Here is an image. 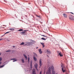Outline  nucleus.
I'll list each match as a JSON object with an SVG mask.
<instances>
[{
	"mask_svg": "<svg viewBox=\"0 0 74 74\" xmlns=\"http://www.w3.org/2000/svg\"><path fill=\"white\" fill-rule=\"evenodd\" d=\"M61 67H62V69L63 73H65L66 72V68L63 65H61Z\"/></svg>",
	"mask_w": 74,
	"mask_h": 74,
	"instance_id": "nucleus-1",
	"label": "nucleus"
},
{
	"mask_svg": "<svg viewBox=\"0 0 74 74\" xmlns=\"http://www.w3.org/2000/svg\"><path fill=\"white\" fill-rule=\"evenodd\" d=\"M58 53L59 56H60V57H62L63 56V54H62V53L61 51H58Z\"/></svg>",
	"mask_w": 74,
	"mask_h": 74,
	"instance_id": "nucleus-2",
	"label": "nucleus"
},
{
	"mask_svg": "<svg viewBox=\"0 0 74 74\" xmlns=\"http://www.w3.org/2000/svg\"><path fill=\"white\" fill-rule=\"evenodd\" d=\"M69 18L70 20H72V21H74V16L71 15H69Z\"/></svg>",
	"mask_w": 74,
	"mask_h": 74,
	"instance_id": "nucleus-3",
	"label": "nucleus"
},
{
	"mask_svg": "<svg viewBox=\"0 0 74 74\" xmlns=\"http://www.w3.org/2000/svg\"><path fill=\"white\" fill-rule=\"evenodd\" d=\"M46 53L47 54H48V55H49L51 53V51L49 50V49H46Z\"/></svg>",
	"mask_w": 74,
	"mask_h": 74,
	"instance_id": "nucleus-4",
	"label": "nucleus"
},
{
	"mask_svg": "<svg viewBox=\"0 0 74 74\" xmlns=\"http://www.w3.org/2000/svg\"><path fill=\"white\" fill-rule=\"evenodd\" d=\"M26 31L24 30L23 32H21V34L22 35H25L26 34Z\"/></svg>",
	"mask_w": 74,
	"mask_h": 74,
	"instance_id": "nucleus-5",
	"label": "nucleus"
},
{
	"mask_svg": "<svg viewBox=\"0 0 74 74\" xmlns=\"http://www.w3.org/2000/svg\"><path fill=\"white\" fill-rule=\"evenodd\" d=\"M42 60L41 59H40V60H39V64H40V67H41V66H42Z\"/></svg>",
	"mask_w": 74,
	"mask_h": 74,
	"instance_id": "nucleus-6",
	"label": "nucleus"
},
{
	"mask_svg": "<svg viewBox=\"0 0 74 74\" xmlns=\"http://www.w3.org/2000/svg\"><path fill=\"white\" fill-rule=\"evenodd\" d=\"M34 66H35V68L37 70V67H38V64H37V63H36L34 65Z\"/></svg>",
	"mask_w": 74,
	"mask_h": 74,
	"instance_id": "nucleus-7",
	"label": "nucleus"
},
{
	"mask_svg": "<svg viewBox=\"0 0 74 74\" xmlns=\"http://www.w3.org/2000/svg\"><path fill=\"white\" fill-rule=\"evenodd\" d=\"M41 44L42 45V47L43 48H44L45 47V45H44V43H41L40 42Z\"/></svg>",
	"mask_w": 74,
	"mask_h": 74,
	"instance_id": "nucleus-8",
	"label": "nucleus"
},
{
	"mask_svg": "<svg viewBox=\"0 0 74 74\" xmlns=\"http://www.w3.org/2000/svg\"><path fill=\"white\" fill-rule=\"evenodd\" d=\"M33 42H27V44H28L29 45H32Z\"/></svg>",
	"mask_w": 74,
	"mask_h": 74,
	"instance_id": "nucleus-9",
	"label": "nucleus"
},
{
	"mask_svg": "<svg viewBox=\"0 0 74 74\" xmlns=\"http://www.w3.org/2000/svg\"><path fill=\"white\" fill-rule=\"evenodd\" d=\"M11 60H13V62H16L17 61V60H16L15 58H12Z\"/></svg>",
	"mask_w": 74,
	"mask_h": 74,
	"instance_id": "nucleus-10",
	"label": "nucleus"
},
{
	"mask_svg": "<svg viewBox=\"0 0 74 74\" xmlns=\"http://www.w3.org/2000/svg\"><path fill=\"white\" fill-rule=\"evenodd\" d=\"M63 15L65 18H67V16L66 14L64 13L63 14Z\"/></svg>",
	"mask_w": 74,
	"mask_h": 74,
	"instance_id": "nucleus-11",
	"label": "nucleus"
},
{
	"mask_svg": "<svg viewBox=\"0 0 74 74\" xmlns=\"http://www.w3.org/2000/svg\"><path fill=\"white\" fill-rule=\"evenodd\" d=\"M39 52L40 54H41L42 53V52L41 51V49H39Z\"/></svg>",
	"mask_w": 74,
	"mask_h": 74,
	"instance_id": "nucleus-12",
	"label": "nucleus"
},
{
	"mask_svg": "<svg viewBox=\"0 0 74 74\" xmlns=\"http://www.w3.org/2000/svg\"><path fill=\"white\" fill-rule=\"evenodd\" d=\"M36 73V70L35 69H34L33 70V74H34Z\"/></svg>",
	"mask_w": 74,
	"mask_h": 74,
	"instance_id": "nucleus-13",
	"label": "nucleus"
},
{
	"mask_svg": "<svg viewBox=\"0 0 74 74\" xmlns=\"http://www.w3.org/2000/svg\"><path fill=\"white\" fill-rule=\"evenodd\" d=\"M23 56H24L26 60H27V56L25 54H24Z\"/></svg>",
	"mask_w": 74,
	"mask_h": 74,
	"instance_id": "nucleus-14",
	"label": "nucleus"
},
{
	"mask_svg": "<svg viewBox=\"0 0 74 74\" xmlns=\"http://www.w3.org/2000/svg\"><path fill=\"white\" fill-rule=\"evenodd\" d=\"M33 58H34V61H35V62H36V61H37V58H36V57H35V56H34Z\"/></svg>",
	"mask_w": 74,
	"mask_h": 74,
	"instance_id": "nucleus-15",
	"label": "nucleus"
},
{
	"mask_svg": "<svg viewBox=\"0 0 74 74\" xmlns=\"http://www.w3.org/2000/svg\"><path fill=\"white\" fill-rule=\"evenodd\" d=\"M9 29L10 30H11V31H14V30H15V29L14 28H10Z\"/></svg>",
	"mask_w": 74,
	"mask_h": 74,
	"instance_id": "nucleus-16",
	"label": "nucleus"
},
{
	"mask_svg": "<svg viewBox=\"0 0 74 74\" xmlns=\"http://www.w3.org/2000/svg\"><path fill=\"white\" fill-rule=\"evenodd\" d=\"M31 67H32V61H31V64H30Z\"/></svg>",
	"mask_w": 74,
	"mask_h": 74,
	"instance_id": "nucleus-17",
	"label": "nucleus"
},
{
	"mask_svg": "<svg viewBox=\"0 0 74 74\" xmlns=\"http://www.w3.org/2000/svg\"><path fill=\"white\" fill-rule=\"evenodd\" d=\"M23 44H25V43L24 42H22L20 45H23Z\"/></svg>",
	"mask_w": 74,
	"mask_h": 74,
	"instance_id": "nucleus-18",
	"label": "nucleus"
},
{
	"mask_svg": "<svg viewBox=\"0 0 74 74\" xmlns=\"http://www.w3.org/2000/svg\"><path fill=\"white\" fill-rule=\"evenodd\" d=\"M18 31L19 32H22V31H23V29H19V30H18Z\"/></svg>",
	"mask_w": 74,
	"mask_h": 74,
	"instance_id": "nucleus-19",
	"label": "nucleus"
},
{
	"mask_svg": "<svg viewBox=\"0 0 74 74\" xmlns=\"http://www.w3.org/2000/svg\"><path fill=\"white\" fill-rule=\"evenodd\" d=\"M42 40H46V39H45L44 38H41Z\"/></svg>",
	"mask_w": 74,
	"mask_h": 74,
	"instance_id": "nucleus-20",
	"label": "nucleus"
},
{
	"mask_svg": "<svg viewBox=\"0 0 74 74\" xmlns=\"http://www.w3.org/2000/svg\"><path fill=\"white\" fill-rule=\"evenodd\" d=\"M5 66V64H4V65H2V66H0V68H2V67H4V66Z\"/></svg>",
	"mask_w": 74,
	"mask_h": 74,
	"instance_id": "nucleus-21",
	"label": "nucleus"
},
{
	"mask_svg": "<svg viewBox=\"0 0 74 74\" xmlns=\"http://www.w3.org/2000/svg\"><path fill=\"white\" fill-rule=\"evenodd\" d=\"M21 61H22V62H23V63H24V59H22Z\"/></svg>",
	"mask_w": 74,
	"mask_h": 74,
	"instance_id": "nucleus-22",
	"label": "nucleus"
},
{
	"mask_svg": "<svg viewBox=\"0 0 74 74\" xmlns=\"http://www.w3.org/2000/svg\"><path fill=\"white\" fill-rule=\"evenodd\" d=\"M10 51H11V50H8L6 51V52H10Z\"/></svg>",
	"mask_w": 74,
	"mask_h": 74,
	"instance_id": "nucleus-23",
	"label": "nucleus"
},
{
	"mask_svg": "<svg viewBox=\"0 0 74 74\" xmlns=\"http://www.w3.org/2000/svg\"><path fill=\"white\" fill-rule=\"evenodd\" d=\"M2 60V58L1 57H0V61H1Z\"/></svg>",
	"mask_w": 74,
	"mask_h": 74,
	"instance_id": "nucleus-24",
	"label": "nucleus"
},
{
	"mask_svg": "<svg viewBox=\"0 0 74 74\" xmlns=\"http://www.w3.org/2000/svg\"><path fill=\"white\" fill-rule=\"evenodd\" d=\"M3 1H4V2H5V3H7L8 1H7L5 0H4Z\"/></svg>",
	"mask_w": 74,
	"mask_h": 74,
	"instance_id": "nucleus-25",
	"label": "nucleus"
},
{
	"mask_svg": "<svg viewBox=\"0 0 74 74\" xmlns=\"http://www.w3.org/2000/svg\"><path fill=\"white\" fill-rule=\"evenodd\" d=\"M10 32H7L5 33V34H7V33H9Z\"/></svg>",
	"mask_w": 74,
	"mask_h": 74,
	"instance_id": "nucleus-26",
	"label": "nucleus"
},
{
	"mask_svg": "<svg viewBox=\"0 0 74 74\" xmlns=\"http://www.w3.org/2000/svg\"><path fill=\"white\" fill-rule=\"evenodd\" d=\"M36 16H37V17H38V18H40V16H38L37 15H36Z\"/></svg>",
	"mask_w": 74,
	"mask_h": 74,
	"instance_id": "nucleus-27",
	"label": "nucleus"
},
{
	"mask_svg": "<svg viewBox=\"0 0 74 74\" xmlns=\"http://www.w3.org/2000/svg\"><path fill=\"white\" fill-rule=\"evenodd\" d=\"M41 36H43V37H47V36H44V35H41Z\"/></svg>",
	"mask_w": 74,
	"mask_h": 74,
	"instance_id": "nucleus-28",
	"label": "nucleus"
},
{
	"mask_svg": "<svg viewBox=\"0 0 74 74\" xmlns=\"http://www.w3.org/2000/svg\"><path fill=\"white\" fill-rule=\"evenodd\" d=\"M39 74H42V72H41V71L40 72V73Z\"/></svg>",
	"mask_w": 74,
	"mask_h": 74,
	"instance_id": "nucleus-29",
	"label": "nucleus"
},
{
	"mask_svg": "<svg viewBox=\"0 0 74 74\" xmlns=\"http://www.w3.org/2000/svg\"><path fill=\"white\" fill-rule=\"evenodd\" d=\"M3 40V38H0V40Z\"/></svg>",
	"mask_w": 74,
	"mask_h": 74,
	"instance_id": "nucleus-30",
	"label": "nucleus"
},
{
	"mask_svg": "<svg viewBox=\"0 0 74 74\" xmlns=\"http://www.w3.org/2000/svg\"><path fill=\"white\" fill-rule=\"evenodd\" d=\"M28 60H30V58H28Z\"/></svg>",
	"mask_w": 74,
	"mask_h": 74,
	"instance_id": "nucleus-31",
	"label": "nucleus"
},
{
	"mask_svg": "<svg viewBox=\"0 0 74 74\" xmlns=\"http://www.w3.org/2000/svg\"><path fill=\"white\" fill-rule=\"evenodd\" d=\"M70 13H71V14H73V13H72L71 12Z\"/></svg>",
	"mask_w": 74,
	"mask_h": 74,
	"instance_id": "nucleus-32",
	"label": "nucleus"
},
{
	"mask_svg": "<svg viewBox=\"0 0 74 74\" xmlns=\"http://www.w3.org/2000/svg\"><path fill=\"white\" fill-rule=\"evenodd\" d=\"M28 62H30V60H28Z\"/></svg>",
	"mask_w": 74,
	"mask_h": 74,
	"instance_id": "nucleus-33",
	"label": "nucleus"
},
{
	"mask_svg": "<svg viewBox=\"0 0 74 74\" xmlns=\"http://www.w3.org/2000/svg\"><path fill=\"white\" fill-rule=\"evenodd\" d=\"M31 4V3H28L29 4Z\"/></svg>",
	"mask_w": 74,
	"mask_h": 74,
	"instance_id": "nucleus-34",
	"label": "nucleus"
},
{
	"mask_svg": "<svg viewBox=\"0 0 74 74\" xmlns=\"http://www.w3.org/2000/svg\"><path fill=\"white\" fill-rule=\"evenodd\" d=\"M1 64V62L0 61V64Z\"/></svg>",
	"mask_w": 74,
	"mask_h": 74,
	"instance_id": "nucleus-35",
	"label": "nucleus"
},
{
	"mask_svg": "<svg viewBox=\"0 0 74 74\" xmlns=\"http://www.w3.org/2000/svg\"><path fill=\"white\" fill-rule=\"evenodd\" d=\"M27 45V44H25V45H24V46H25V45Z\"/></svg>",
	"mask_w": 74,
	"mask_h": 74,
	"instance_id": "nucleus-36",
	"label": "nucleus"
},
{
	"mask_svg": "<svg viewBox=\"0 0 74 74\" xmlns=\"http://www.w3.org/2000/svg\"><path fill=\"white\" fill-rule=\"evenodd\" d=\"M13 48H15V46H13Z\"/></svg>",
	"mask_w": 74,
	"mask_h": 74,
	"instance_id": "nucleus-37",
	"label": "nucleus"
},
{
	"mask_svg": "<svg viewBox=\"0 0 74 74\" xmlns=\"http://www.w3.org/2000/svg\"><path fill=\"white\" fill-rule=\"evenodd\" d=\"M35 56H37V54H35Z\"/></svg>",
	"mask_w": 74,
	"mask_h": 74,
	"instance_id": "nucleus-38",
	"label": "nucleus"
},
{
	"mask_svg": "<svg viewBox=\"0 0 74 74\" xmlns=\"http://www.w3.org/2000/svg\"><path fill=\"white\" fill-rule=\"evenodd\" d=\"M38 47H36V49H38Z\"/></svg>",
	"mask_w": 74,
	"mask_h": 74,
	"instance_id": "nucleus-39",
	"label": "nucleus"
},
{
	"mask_svg": "<svg viewBox=\"0 0 74 74\" xmlns=\"http://www.w3.org/2000/svg\"><path fill=\"white\" fill-rule=\"evenodd\" d=\"M36 74V73H34V74Z\"/></svg>",
	"mask_w": 74,
	"mask_h": 74,
	"instance_id": "nucleus-40",
	"label": "nucleus"
},
{
	"mask_svg": "<svg viewBox=\"0 0 74 74\" xmlns=\"http://www.w3.org/2000/svg\"><path fill=\"white\" fill-rule=\"evenodd\" d=\"M56 74H58V73H56Z\"/></svg>",
	"mask_w": 74,
	"mask_h": 74,
	"instance_id": "nucleus-41",
	"label": "nucleus"
},
{
	"mask_svg": "<svg viewBox=\"0 0 74 74\" xmlns=\"http://www.w3.org/2000/svg\"><path fill=\"white\" fill-rule=\"evenodd\" d=\"M0 10H1V9H0Z\"/></svg>",
	"mask_w": 74,
	"mask_h": 74,
	"instance_id": "nucleus-42",
	"label": "nucleus"
}]
</instances>
